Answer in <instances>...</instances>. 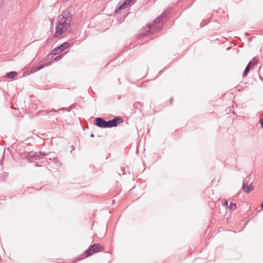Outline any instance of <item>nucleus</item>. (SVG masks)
<instances>
[{
  "instance_id": "nucleus-15",
  "label": "nucleus",
  "mask_w": 263,
  "mask_h": 263,
  "mask_svg": "<svg viewBox=\"0 0 263 263\" xmlns=\"http://www.w3.org/2000/svg\"><path fill=\"white\" fill-rule=\"evenodd\" d=\"M229 208H230V209L234 210L236 209V205L235 203H233L232 202L230 204Z\"/></svg>"
},
{
  "instance_id": "nucleus-1",
  "label": "nucleus",
  "mask_w": 263,
  "mask_h": 263,
  "mask_svg": "<svg viewBox=\"0 0 263 263\" xmlns=\"http://www.w3.org/2000/svg\"><path fill=\"white\" fill-rule=\"evenodd\" d=\"M71 22V16L68 11H63L58 17L54 36H61L67 29Z\"/></svg>"
},
{
  "instance_id": "nucleus-14",
  "label": "nucleus",
  "mask_w": 263,
  "mask_h": 263,
  "mask_svg": "<svg viewBox=\"0 0 263 263\" xmlns=\"http://www.w3.org/2000/svg\"><path fill=\"white\" fill-rule=\"evenodd\" d=\"M53 156H55L54 153H50L47 155L46 159H49L51 161H53Z\"/></svg>"
},
{
  "instance_id": "nucleus-12",
  "label": "nucleus",
  "mask_w": 263,
  "mask_h": 263,
  "mask_svg": "<svg viewBox=\"0 0 263 263\" xmlns=\"http://www.w3.org/2000/svg\"><path fill=\"white\" fill-rule=\"evenodd\" d=\"M251 66L248 64V65L246 67V69H245V71L243 74V77H246L247 76L248 73H249V72L250 70Z\"/></svg>"
},
{
  "instance_id": "nucleus-4",
  "label": "nucleus",
  "mask_w": 263,
  "mask_h": 263,
  "mask_svg": "<svg viewBox=\"0 0 263 263\" xmlns=\"http://www.w3.org/2000/svg\"><path fill=\"white\" fill-rule=\"evenodd\" d=\"M69 46V43L68 42H65L63 44H61L60 46H58L57 48H55L51 51V54L52 55H56L57 54H59L62 51H64L67 48H68Z\"/></svg>"
},
{
  "instance_id": "nucleus-2",
  "label": "nucleus",
  "mask_w": 263,
  "mask_h": 263,
  "mask_svg": "<svg viewBox=\"0 0 263 263\" xmlns=\"http://www.w3.org/2000/svg\"><path fill=\"white\" fill-rule=\"evenodd\" d=\"M164 14H162L161 15L156 18L152 23L149 25L145 30V32L143 35V36H148L151 32L155 33L159 31L162 28L163 25V18Z\"/></svg>"
},
{
  "instance_id": "nucleus-16",
  "label": "nucleus",
  "mask_w": 263,
  "mask_h": 263,
  "mask_svg": "<svg viewBox=\"0 0 263 263\" xmlns=\"http://www.w3.org/2000/svg\"><path fill=\"white\" fill-rule=\"evenodd\" d=\"M62 56H63V55H58V56L56 57L54 59V61H58V60H60V59H62Z\"/></svg>"
},
{
  "instance_id": "nucleus-19",
  "label": "nucleus",
  "mask_w": 263,
  "mask_h": 263,
  "mask_svg": "<svg viewBox=\"0 0 263 263\" xmlns=\"http://www.w3.org/2000/svg\"><path fill=\"white\" fill-rule=\"evenodd\" d=\"M261 207L263 208V202L262 203L261 205Z\"/></svg>"
},
{
  "instance_id": "nucleus-3",
  "label": "nucleus",
  "mask_w": 263,
  "mask_h": 263,
  "mask_svg": "<svg viewBox=\"0 0 263 263\" xmlns=\"http://www.w3.org/2000/svg\"><path fill=\"white\" fill-rule=\"evenodd\" d=\"M102 247L98 244H95L90 246L85 252L86 256L91 255L93 253L99 252L101 250Z\"/></svg>"
},
{
  "instance_id": "nucleus-10",
  "label": "nucleus",
  "mask_w": 263,
  "mask_h": 263,
  "mask_svg": "<svg viewBox=\"0 0 263 263\" xmlns=\"http://www.w3.org/2000/svg\"><path fill=\"white\" fill-rule=\"evenodd\" d=\"M49 164L54 165L57 167H59L61 165L60 162L54 156H53V161H52L50 162H49Z\"/></svg>"
},
{
  "instance_id": "nucleus-8",
  "label": "nucleus",
  "mask_w": 263,
  "mask_h": 263,
  "mask_svg": "<svg viewBox=\"0 0 263 263\" xmlns=\"http://www.w3.org/2000/svg\"><path fill=\"white\" fill-rule=\"evenodd\" d=\"M51 63V61H50L49 62L45 63L44 64H39L38 66H34V67H32L31 70L33 72H35L39 70L42 69L43 68H44L45 66L49 65Z\"/></svg>"
},
{
  "instance_id": "nucleus-18",
  "label": "nucleus",
  "mask_w": 263,
  "mask_h": 263,
  "mask_svg": "<svg viewBox=\"0 0 263 263\" xmlns=\"http://www.w3.org/2000/svg\"><path fill=\"white\" fill-rule=\"evenodd\" d=\"M224 203L225 205H228V203L227 201H225Z\"/></svg>"
},
{
  "instance_id": "nucleus-6",
  "label": "nucleus",
  "mask_w": 263,
  "mask_h": 263,
  "mask_svg": "<svg viewBox=\"0 0 263 263\" xmlns=\"http://www.w3.org/2000/svg\"><path fill=\"white\" fill-rule=\"evenodd\" d=\"M95 124L99 127L103 128L108 127V121H106L101 118H97L95 119Z\"/></svg>"
},
{
  "instance_id": "nucleus-9",
  "label": "nucleus",
  "mask_w": 263,
  "mask_h": 263,
  "mask_svg": "<svg viewBox=\"0 0 263 263\" xmlns=\"http://www.w3.org/2000/svg\"><path fill=\"white\" fill-rule=\"evenodd\" d=\"M17 76V72L16 71H11L9 72H7L6 74V78L8 79H12L14 78Z\"/></svg>"
},
{
  "instance_id": "nucleus-5",
  "label": "nucleus",
  "mask_w": 263,
  "mask_h": 263,
  "mask_svg": "<svg viewBox=\"0 0 263 263\" xmlns=\"http://www.w3.org/2000/svg\"><path fill=\"white\" fill-rule=\"evenodd\" d=\"M136 1V0H126L123 3L120 5L118 9L116 10V12L119 13L120 10L126 9L134 5Z\"/></svg>"
},
{
  "instance_id": "nucleus-13",
  "label": "nucleus",
  "mask_w": 263,
  "mask_h": 263,
  "mask_svg": "<svg viewBox=\"0 0 263 263\" xmlns=\"http://www.w3.org/2000/svg\"><path fill=\"white\" fill-rule=\"evenodd\" d=\"M258 60L255 58H253L252 60L249 62V65L252 66L257 64Z\"/></svg>"
},
{
  "instance_id": "nucleus-17",
  "label": "nucleus",
  "mask_w": 263,
  "mask_h": 263,
  "mask_svg": "<svg viewBox=\"0 0 263 263\" xmlns=\"http://www.w3.org/2000/svg\"><path fill=\"white\" fill-rule=\"evenodd\" d=\"M260 125H261V128L263 129V119H261L260 120Z\"/></svg>"
},
{
  "instance_id": "nucleus-7",
  "label": "nucleus",
  "mask_w": 263,
  "mask_h": 263,
  "mask_svg": "<svg viewBox=\"0 0 263 263\" xmlns=\"http://www.w3.org/2000/svg\"><path fill=\"white\" fill-rule=\"evenodd\" d=\"M123 122L122 119L119 117L114 118L112 120L108 121V127L117 126Z\"/></svg>"
},
{
  "instance_id": "nucleus-11",
  "label": "nucleus",
  "mask_w": 263,
  "mask_h": 263,
  "mask_svg": "<svg viewBox=\"0 0 263 263\" xmlns=\"http://www.w3.org/2000/svg\"><path fill=\"white\" fill-rule=\"evenodd\" d=\"M242 189L246 193H249L250 191H252L253 188L251 184L250 185L243 184V186H242Z\"/></svg>"
}]
</instances>
